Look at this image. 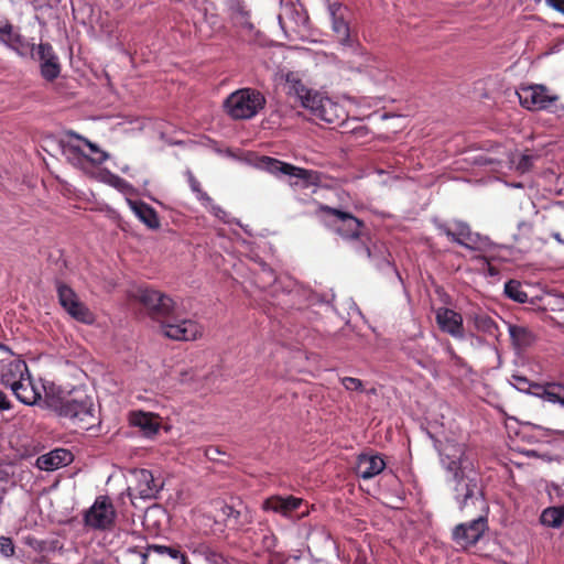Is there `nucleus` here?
<instances>
[{"instance_id": "6", "label": "nucleus", "mask_w": 564, "mask_h": 564, "mask_svg": "<svg viewBox=\"0 0 564 564\" xmlns=\"http://www.w3.org/2000/svg\"><path fill=\"white\" fill-rule=\"evenodd\" d=\"M132 477L135 484L128 488V495L132 503H134L133 500L137 498L142 500L156 499L163 489V481L160 478H154L153 474L148 469H135L132 471Z\"/></svg>"}, {"instance_id": "38", "label": "nucleus", "mask_w": 564, "mask_h": 564, "mask_svg": "<svg viewBox=\"0 0 564 564\" xmlns=\"http://www.w3.org/2000/svg\"><path fill=\"white\" fill-rule=\"evenodd\" d=\"M543 395L547 399L549 402L564 405V384L555 382L549 383L543 389Z\"/></svg>"}, {"instance_id": "31", "label": "nucleus", "mask_w": 564, "mask_h": 564, "mask_svg": "<svg viewBox=\"0 0 564 564\" xmlns=\"http://www.w3.org/2000/svg\"><path fill=\"white\" fill-rule=\"evenodd\" d=\"M507 325L512 344L517 348L529 347L535 340V336L529 327L510 323Z\"/></svg>"}, {"instance_id": "45", "label": "nucleus", "mask_w": 564, "mask_h": 564, "mask_svg": "<svg viewBox=\"0 0 564 564\" xmlns=\"http://www.w3.org/2000/svg\"><path fill=\"white\" fill-rule=\"evenodd\" d=\"M341 384L348 391H362L364 383L360 379L352 377H344L340 379Z\"/></svg>"}, {"instance_id": "20", "label": "nucleus", "mask_w": 564, "mask_h": 564, "mask_svg": "<svg viewBox=\"0 0 564 564\" xmlns=\"http://www.w3.org/2000/svg\"><path fill=\"white\" fill-rule=\"evenodd\" d=\"M335 217V229L344 238H357L360 234L361 223L349 213L328 208Z\"/></svg>"}, {"instance_id": "42", "label": "nucleus", "mask_w": 564, "mask_h": 564, "mask_svg": "<svg viewBox=\"0 0 564 564\" xmlns=\"http://www.w3.org/2000/svg\"><path fill=\"white\" fill-rule=\"evenodd\" d=\"M101 181L121 192H127L131 188V185L127 181L109 171L101 173Z\"/></svg>"}, {"instance_id": "37", "label": "nucleus", "mask_w": 564, "mask_h": 564, "mask_svg": "<svg viewBox=\"0 0 564 564\" xmlns=\"http://www.w3.org/2000/svg\"><path fill=\"white\" fill-rule=\"evenodd\" d=\"M511 384L517 390H519L521 392L533 393V394L542 397L543 399H545L547 401V399L543 395V389L549 383H546L545 386H540L536 383H532L525 377L514 375L511 378Z\"/></svg>"}, {"instance_id": "30", "label": "nucleus", "mask_w": 564, "mask_h": 564, "mask_svg": "<svg viewBox=\"0 0 564 564\" xmlns=\"http://www.w3.org/2000/svg\"><path fill=\"white\" fill-rule=\"evenodd\" d=\"M28 372V366L24 361L11 362L1 371V381L11 391L19 383L20 379Z\"/></svg>"}, {"instance_id": "40", "label": "nucleus", "mask_w": 564, "mask_h": 564, "mask_svg": "<svg viewBox=\"0 0 564 564\" xmlns=\"http://www.w3.org/2000/svg\"><path fill=\"white\" fill-rule=\"evenodd\" d=\"M186 176L192 192L196 195V198L200 202V204H209L212 202V197L202 189L199 182L196 180L193 173L187 171Z\"/></svg>"}, {"instance_id": "27", "label": "nucleus", "mask_w": 564, "mask_h": 564, "mask_svg": "<svg viewBox=\"0 0 564 564\" xmlns=\"http://www.w3.org/2000/svg\"><path fill=\"white\" fill-rule=\"evenodd\" d=\"M130 423L131 425L139 427L148 437L155 435L160 430L159 417L149 412H132L130 414Z\"/></svg>"}, {"instance_id": "22", "label": "nucleus", "mask_w": 564, "mask_h": 564, "mask_svg": "<svg viewBox=\"0 0 564 564\" xmlns=\"http://www.w3.org/2000/svg\"><path fill=\"white\" fill-rule=\"evenodd\" d=\"M361 252L365 253L379 270H391L400 279L397 269L392 264L391 254L384 243H375L371 248L362 247Z\"/></svg>"}, {"instance_id": "56", "label": "nucleus", "mask_w": 564, "mask_h": 564, "mask_svg": "<svg viewBox=\"0 0 564 564\" xmlns=\"http://www.w3.org/2000/svg\"><path fill=\"white\" fill-rule=\"evenodd\" d=\"M489 273H490L491 275H492V274H495V272H494V269H492V268H489Z\"/></svg>"}, {"instance_id": "18", "label": "nucleus", "mask_w": 564, "mask_h": 564, "mask_svg": "<svg viewBox=\"0 0 564 564\" xmlns=\"http://www.w3.org/2000/svg\"><path fill=\"white\" fill-rule=\"evenodd\" d=\"M386 462L380 454L369 452L361 453L357 457L355 471L364 480L371 479L383 471Z\"/></svg>"}, {"instance_id": "25", "label": "nucleus", "mask_w": 564, "mask_h": 564, "mask_svg": "<svg viewBox=\"0 0 564 564\" xmlns=\"http://www.w3.org/2000/svg\"><path fill=\"white\" fill-rule=\"evenodd\" d=\"M327 9L332 19V29L336 34L338 42L341 44H348L350 41V30L348 23L343 18L341 4L338 2L328 3Z\"/></svg>"}, {"instance_id": "10", "label": "nucleus", "mask_w": 564, "mask_h": 564, "mask_svg": "<svg viewBox=\"0 0 564 564\" xmlns=\"http://www.w3.org/2000/svg\"><path fill=\"white\" fill-rule=\"evenodd\" d=\"M57 295L59 304L73 318L86 324L94 321L91 312L79 301L77 294L68 285L58 282Z\"/></svg>"}, {"instance_id": "44", "label": "nucleus", "mask_w": 564, "mask_h": 564, "mask_svg": "<svg viewBox=\"0 0 564 564\" xmlns=\"http://www.w3.org/2000/svg\"><path fill=\"white\" fill-rule=\"evenodd\" d=\"M14 544L11 538L0 536V554L4 557H12L14 555Z\"/></svg>"}, {"instance_id": "24", "label": "nucleus", "mask_w": 564, "mask_h": 564, "mask_svg": "<svg viewBox=\"0 0 564 564\" xmlns=\"http://www.w3.org/2000/svg\"><path fill=\"white\" fill-rule=\"evenodd\" d=\"M285 88L288 95L295 97L305 109L307 108V104L312 102V98L318 94L317 91L307 89L295 73L286 74Z\"/></svg>"}, {"instance_id": "15", "label": "nucleus", "mask_w": 564, "mask_h": 564, "mask_svg": "<svg viewBox=\"0 0 564 564\" xmlns=\"http://www.w3.org/2000/svg\"><path fill=\"white\" fill-rule=\"evenodd\" d=\"M33 59L40 63L41 76L45 80L53 82L59 76V59L50 43H40L37 46L35 45V58Z\"/></svg>"}, {"instance_id": "48", "label": "nucleus", "mask_w": 564, "mask_h": 564, "mask_svg": "<svg viewBox=\"0 0 564 564\" xmlns=\"http://www.w3.org/2000/svg\"><path fill=\"white\" fill-rule=\"evenodd\" d=\"M10 402L3 391L0 390V411L9 410Z\"/></svg>"}, {"instance_id": "32", "label": "nucleus", "mask_w": 564, "mask_h": 564, "mask_svg": "<svg viewBox=\"0 0 564 564\" xmlns=\"http://www.w3.org/2000/svg\"><path fill=\"white\" fill-rule=\"evenodd\" d=\"M223 517L226 519L228 525L240 528L250 522L248 510L246 507L236 509L232 506L224 505L220 509Z\"/></svg>"}, {"instance_id": "52", "label": "nucleus", "mask_w": 564, "mask_h": 564, "mask_svg": "<svg viewBox=\"0 0 564 564\" xmlns=\"http://www.w3.org/2000/svg\"><path fill=\"white\" fill-rule=\"evenodd\" d=\"M554 239H556L560 243H564V240L561 238V235L558 232H554L552 235Z\"/></svg>"}, {"instance_id": "5", "label": "nucleus", "mask_w": 564, "mask_h": 564, "mask_svg": "<svg viewBox=\"0 0 564 564\" xmlns=\"http://www.w3.org/2000/svg\"><path fill=\"white\" fill-rule=\"evenodd\" d=\"M264 105V96L251 88L236 90L225 101V108L234 119H251L263 109Z\"/></svg>"}, {"instance_id": "13", "label": "nucleus", "mask_w": 564, "mask_h": 564, "mask_svg": "<svg viewBox=\"0 0 564 564\" xmlns=\"http://www.w3.org/2000/svg\"><path fill=\"white\" fill-rule=\"evenodd\" d=\"M307 110L319 120L327 123H336L344 120L345 111L341 106L333 101L330 98L321 95L312 98V102L307 104Z\"/></svg>"}, {"instance_id": "28", "label": "nucleus", "mask_w": 564, "mask_h": 564, "mask_svg": "<svg viewBox=\"0 0 564 564\" xmlns=\"http://www.w3.org/2000/svg\"><path fill=\"white\" fill-rule=\"evenodd\" d=\"M19 401L24 404L32 405L41 399L40 391L33 386L29 371L20 379L19 383L12 390Z\"/></svg>"}, {"instance_id": "51", "label": "nucleus", "mask_w": 564, "mask_h": 564, "mask_svg": "<svg viewBox=\"0 0 564 564\" xmlns=\"http://www.w3.org/2000/svg\"><path fill=\"white\" fill-rule=\"evenodd\" d=\"M24 543H25V544H28V545L33 546V545H34V543H36V540H35L34 538H32V536H26V538L24 539Z\"/></svg>"}, {"instance_id": "36", "label": "nucleus", "mask_w": 564, "mask_h": 564, "mask_svg": "<svg viewBox=\"0 0 564 564\" xmlns=\"http://www.w3.org/2000/svg\"><path fill=\"white\" fill-rule=\"evenodd\" d=\"M256 283L262 290L269 289L268 292L272 296L275 295V293L278 291V286L280 284V282L276 280L274 271L267 265H263L261 268L260 272L257 275Z\"/></svg>"}, {"instance_id": "23", "label": "nucleus", "mask_w": 564, "mask_h": 564, "mask_svg": "<svg viewBox=\"0 0 564 564\" xmlns=\"http://www.w3.org/2000/svg\"><path fill=\"white\" fill-rule=\"evenodd\" d=\"M152 554L160 557L155 561V564H187L186 556L174 547L165 545H150L147 553H142V560H147Z\"/></svg>"}, {"instance_id": "21", "label": "nucleus", "mask_w": 564, "mask_h": 564, "mask_svg": "<svg viewBox=\"0 0 564 564\" xmlns=\"http://www.w3.org/2000/svg\"><path fill=\"white\" fill-rule=\"evenodd\" d=\"M303 503L301 498L293 496L282 497L272 496L263 501L262 508L265 511H272L280 513L281 516L289 518L292 513L297 510Z\"/></svg>"}, {"instance_id": "9", "label": "nucleus", "mask_w": 564, "mask_h": 564, "mask_svg": "<svg viewBox=\"0 0 564 564\" xmlns=\"http://www.w3.org/2000/svg\"><path fill=\"white\" fill-rule=\"evenodd\" d=\"M116 518V511L108 497L99 496L84 514V524L93 530L109 529Z\"/></svg>"}, {"instance_id": "50", "label": "nucleus", "mask_w": 564, "mask_h": 564, "mask_svg": "<svg viewBox=\"0 0 564 564\" xmlns=\"http://www.w3.org/2000/svg\"><path fill=\"white\" fill-rule=\"evenodd\" d=\"M448 351L451 354V358H452L453 361H455L456 364L462 361V358L458 357L452 349H448Z\"/></svg>"}, {"instance_id": "16", "label": "nucleus", "mask_w": 564, "mask_h": 564, "mask_svg": "<svg viewBox=\"0 0 564 564\" xmlns=\"http://www.w3.org/2000/svg\"><path fill=\"white\" fill-rule=\"evenodd\" d=\"M435 318L442 332L456 339L465 338L464 319L458 312L447 307H440L435 313Z\"/></svg>"}, {"instance_id": "29", "label": "nucleus", "mask_w": 564, "mask_h": 564, "mask_svg": "<svg viewBox=\"0 0 564 564\" xmlns=\"http://www.w3.org/2000/svg\"><path fill=\"white\" fill-rule=\"evenodd\" d=\"M128 204L134 215L149 228L156 229L160 227V220L156 212L143 202L128 199Z\"/></svg>"}, {"instance_id": "54", "label": "nucleus", "mask_w": 564, "mask_h": 564, "mask_svg": "<svg viewBox=\"0 0 564 564\" xmlns=\"http://www.w3.org/2000/svg\"><path fill=\"white\" fill-rule=\"evenodd\" d=\"M520 227H523V228H525V229H530V226H529V225H527V224H521V225H520Z\"/></svg>"}, {"instance_id": "55", "label": "nucleus", "mask_w": 564, "mask_h": 564, "mask_svg": "<svg viewBox=\"0 0 564 564\" xmlns=\"http://www.w3.org/2000/svg\"><path fill=\"white\" fill-rule=\"evenodd\" d=\"M561 303H562V305H561L560 310L564 311V299L561 300Z\"/></svg>"}, {"instance_id": "41", "label": "nucleus", "mask_w": 564, "mask_h": 564, "mask_svg": "<svg viewBox=\"0 0 564 564\" xmlns=\"http://www.w3.org/2000/svg\"><path fill=\"white\" fill-rule=\"evenodd\" d=\"M535 159H536V155H534L532 153H523L518 158H512L511 164L514 166V169L518 172L525 173L532 167Z\"/></svg>"}, {"instance_id": "26", "label": "nucleus", "mask_w": 564, "mask_h": 564, "mask_svg": "<svg viewBox=\"0 0 564 564\" xmlns=\"http://www.w3.org/2000/svg\"><path fill=\"white\" fill-rule=\"evenodd\" d=\"M474 328L484 334L490 340H498L500 333L497 323L484 312H475L469 315Z\"/></svg>"}, {"instance_id": "53", "label": "nucleus", "mask_w": 564, "mask_h": 564, "mask_svg": "<svg viewBox=\"0 0 564 564\" xmlns=\"http://www.w3.org/2000/svg\"><path fill=\"white\" fill-rule=\"evenodd\" d=\"M120 170H121L123 173H127V172H128V170H129V167H128V165H124V166H122Z\"/></svg>"}, {"instance_id": "19", "label": "nucleus", "mask_w": 564, "mask_h": 564, "mask_svg": "<svg viewBox=\"0 0 564 564\" xmlns=\"http://www.w3.org/2000/svg\"><path fill=\"white\" fill-rule=\"evenodd\" d=\"M74 459L70 451L56 448L43 454L36 459V467L41 470L53 471L69 465Z\"/></svg>"}, {"instance_id": "8", "label": "nucleus", "mask_w": 564, "mask_h": 564, "mask_svg": "<svg viewBox=\"0 0 564 564\" xmlns=\"http://www.w3.org/2000/svg\"><path fill=\"white\" fill-rule=\"evenodd\" d=\"M137 299L147 308L149 315L159 321L167 318L175 305L170 296L152 289H140Z\"/></svg>"}, {"instance_id": "43", "label": "nucleus", "mask_w": 564, "mask_h": 564, "mask_svg": "<svg viewBox=\"0 0 564 564\" xmlns=\"http://www.w3.org/2000/svg\"><path fill=\"white\" fill-rule=\"evenodd\" d=\"M202 205L205 208H207L219 220H221L226 224H229L231 221L229 214L226 210H224L220 206L214 204L213 200L209 204H202Z\"/></svg>"}, {"instance_id": "35", "label": "nucleus", "mask_w": 564, "mask_h": 564, "mask_svg": "<svg viewBox=\"0 0 564 564\" xmlns=\"http://www.w3.org/2000/svg\"><path fill=\"white\" fill-rule=\"evenodd\" d=\"M188 547L193 554L202 556L208 564H231L229 560L225 558L206 543H192Z\"/></svg>"}, {"instance_id": "58", "label": "nucleus", "mask_w": 564, "mask_h": 564, "mask_svg": "<svg viewBox=\"0 0 564 564\" xmlns=\"http://www.w3.org/2000/svg\"><path fill=\"white\" fill-rule=\"evenodd\" d=\"M142 564H145V560H143Z\"/></svg>"}, {"instance_id": "14", "label": "nucleus", "mask_w": 564, "mask_h": 564, "mask_svg": "<svg viewBox=\"0 0 564 564\" xmlns=\"http://www.w3.org/2000/svg\"><path fill=\"white\" fill-rule=\"evenodd\" d=\"M487 528V518L479 516L468 523L456 525L453 530V539L464 547L471 546L480 540Z\"/></svg>"}, {"instance_id": "1", "label": "nucleus", "mask_w": 564, "mask_h": 564, "mask_svg": "<svg viewBox=\"0 0 564 564\" xmlns=\"http://www.w3.org/2000/svg\"><path fill=\"white\" fill-rule=\"evenodd\" d=\"M441 464L446 470V482L460 510L485 506L481 475L463 443L447 441L440 451Z\"/></svg>"}, {"instance_id": "49", "label": "nucleus", "mask_w": 564, "mask_h": 564, "mask_svg": "<svg viewBox=\"0 0 564 564\" xmlns=\"http://www.w3.org/2000/svg\"><path fill=\"white\" fill-rule=\"evenodd\" d=\"M524 454H525L527 456H529V457H539V458H542V459H544V460H549V462H550V460H552V458H551L549 455H546V454H540V453H538V452H536V451H534V449L525 451V452H524Z\"/></svg>"}, {"instance_id": "3", "label": "nucleus", "mask_w": 564, "mask_h": 564, "mask_svg": "<svg viewBox=\"0 0 564 564\" xmlns=\"http://www.w3.org/2000/svg\"><path fill=\"white\" fill-rule=\"evenodd\" d=\"M59 145L64 158L78 169H85L87 163L99 165L109 158L96 143L75 132H68L67 139L61 140Z\"/></svg>"}, {"instance_id": "47", "label": "nucleus", "mask_w": 564, "mask_h": 564, "mask_svg": "<svg viewBox=\"0 0 564 564\" xmlns=\"http://www.w3.org/2000/svg\"><path fill=\"white\" fill-rule=\"evenodd\" d=\"M545 2L555 11L564 14V0H545Z\"/></svg>"}, {"instance_id": "33", "label": "nucleus", "mask_w": 564, "mask_h": 564, "mask_svg": "<svg viewBox=\"0 0 564 564\" xmlns=\"http://www.w3.org/2000/svg\"><path fill=\"white\" fill-rule=\"evenodd\" d=\"M540 522L546 528H561L564 524V503L544 509L540 516Z\"/></svg>"}, {"instance_id": "11", "label": "nucleus", "mask_w": 564, "mask_h": 564, "mask_svg": "<svg viewBox=\"0 0 564 564\" xmlns=\"http://www.w3.org/2000/svg\"><path fill=\"white\" fill-rule=\"evenodd\" d=\"M162 334L173 340H195L202 336V326L193 319L170 321L164 318L160 325Z\"/></svg>"}, {"instance_id": "4", "label": "nucleus", "mask_w": 564, "mask_h": 564, "mask_svg": "<svg viewBox=\"0 0 564 564\" xmlns=\"http://www.w3.org/2000/svg\"><path fill=\"white\" fill-rule=\"evenodd\" d=\"M517 95L522 107L531 111L547 110L564 118V105L558 104V95L542 84L521 86Z\"/></svg>"}, {"instance_id": "39", "label": "nucleus", "mask_w": 564, "mask_h": 564, "mask_svg": "<svg viewBox=\"0 0 564 564\" xmlns=\"http://www.w3.org/2000/svg\"><path fill=\"white\" fill-rule=\"evenodd\" d=\"M505 293L508 297L519 303H525L528 300V294L521 289L520 283L513 280L505 284Z\"/></svg>"}, {"instance_id": "57", "label": "nucleus", "mask_w": 564, "mask_h": 564, "mask_svg": "<svg viewBox=\"0 0 564 564\" xmlns=\"http://www.w3.org/2000/svg\"><path fill=\"white\" fill-rule=\"evenodd\" d=\"M105 32H106L108 35H110L112 31H111V30H105Z\"/></svg>"}, {"instance_id": "34", "label": "nucleus", "mask_w": 564, "mask_h": 564, "mask_svg": "<svg viewBox=\"0 0 564 564\" xmlns=\"http://www.w3.org/2000/svg\"><path fill=\"white\" fill-rule=\"evenodd\" d=\"M227 6L230 17L235 23L243 28H252L249 22V10L243 0H228Z\"/></svg>"}, {"instance_id": "46", "label": "nucleus", "mask_w": 564, "mask_h": 564, "mask_svg": "<svg viewBox=\"0 0 564 564\" xmlns=\"http://www.w3.org/2000/svg\"><path fill=\"white\" fill-rule=\"evenodd\" d=\"M220 454H223V452L215 446H209L205 449V456L209 460H217Z\"/></svg>"}, {"instance_id": "12", "label": "nucleus", "mask_w": 564, "mask_h": 564, "mask_svg": "<svg viewBox=\"0 0 564 564\" xmlns=\"http://www.w3.org/2000/svg\"><path fill=\"white\" fill-rule=\"evenodd\" d=\"M0 42L23 58H35V44L31 43L9 22L0 24Z\"/></svg>"}, {"instance_id": "17", "label": "nucleus", "mask_w": 564, "mask_h": 564, "mask_svg": "<svg viewBox=\"0 0 564 564\" xmlns=\"http://www.w3.org/2000/svg\"><path fill=\"white\" fill-rule=\"evenodd\" d=\"M438 230L452 241L465 248H473V245L476 243L479 238L478 235L471 232L467 224L458 220L451 224H441L438 225Z\"/></svg>"}, {"instance_id": "2", "label": "nucleus", "mask_w": 564, "mask_h": 564, "mask_svg": "<svg viewBox=\"0 0 564 564\" xmlns=\"http://www.w3.org/2000/svg\"><path fill=\"white\" fill-rule=\"evenodd\" d=\"M56 412L83 430L90 429L97 421L93 398L84 390H74L68 397L62 399L56 405Z\"/></svg>"}, {"instance_id": "7", "label": "nucleus", "mask_w": 564, "mask_h": 564, "mask_svg": "<svg viewBox=\"0 0 564 564\" xmlns=\"http://www.w3.org/2000/svg\"><path fill=\"white\" fill-rule=\"evenodd\" d=\"M256 166L275 176L285 175L291 178H296L301 181L303 185L313 183L315 175L313 171L301 169L270 156L259 158L256 162Z\"/></svg>"}]
</instances>
